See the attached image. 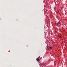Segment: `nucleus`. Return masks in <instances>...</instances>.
<instances>
[{"label": "nucleus", "mask_w": 67, "mask_h": 67, "mask_svg": "<svg viewBox=\"0 0 67 67\" xmlns=\"http://www.w3.org/2000/svg\"><path fill=\"white\" fill-rule=\"evenodd\" d=\"M58 25H59L60 24V21H59L58 23H57Z\"/></svg>", "instance_id": "f257e3e1"}, {"label": "nucleus", "mask_w": 67, "mask_h": 67, "mask_svg": "<svg viewBox=\"0 0 67 67\" xmlns=\"http://www.w3.org/2000/svg\"><path fill=\"white\" fill-rule=\"evenodd\" d=\"M36 60L37 62H39V61H40V60H39V58H37L36 59Z\"/></svg>", "instance_id": "f03ea898"}, {"label": "nucleus", "mask_w": 67, "mask_h": 67, "mask_svg": "<svg viewBox=\"0 0 67 67\" xmlns=\"http://www.w3.org/2000/svg\"><path fill=\"white\" fill-rule=\"evenodd\" d=\"M49 47L48 46H47V48L48 49H49V48H48Z\"/></svg>", "instance_id": "7ed1b4c3"}, {"label": "nucleus", "mask_w": 67, "mask_h": 67, "mask_svg": "<svg viewBox=\"0 0 67 67\" xmlns=\"http://www.w3.org/2000/svg\"><path fill=\"white\" fill-rule=\"evenodd\" d=\"M49 48H50V49H52V47H49Z\"/></svg>", "instance_id": "20e7f679"}, {"label": "nucleus", "mask_w": 67, "mask_h": 67, "mask_svg": "<svg viewBox=\"0 0 67 67\" xmlns=\"http://www.w3.org/2000/svg\"><path fill=\"white\" fill-rule=\"evenodd\" d=\"M40 66H41V65H42V63H40Z\"/></svg>", "instance_id": "39448f33"}, {"label": "nucleus", "mask_w": 67, "mask_h": 67, "mask_svg": "<svg viewBox=\"0 0 67 67\" xmlns=\"http://www.w3.org/2000/svg\"><path fill=\"white\" fill-rule=\"evenodd\" d=\"M59 38H61L62 37L61 36H59Z\"/></svg>", "instance_id": "423d86ee"}, {"label": "nucleus", "mask_w": 67, "mask_h": 67, "mask_svg": "<svg viewBox=\"0 0 67 67\" xmlns=\"http://www.w3.org/2000/svg\"><path fill=\"white\" fill-rule=\"evenodd\" d=\"M40 56H39V57H38V58H39V57H40Z\"/></svg>", "instance_id": "0eeeda50"}]
</instances>
